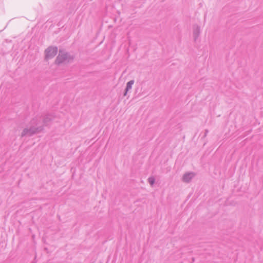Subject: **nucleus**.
<instances>
[{"label": "nucleus", "mask_w": 263, "mask_h": 263, "mask_svg": "<svg viewBox=\"0 0 263 263\" xmlns=\"http://www.w3.org/2000/svg\"><path fill=\"white\" fill-rule=\"evenodd\" d=\"M58 48L55 47H50L45 50V59L48 61L54 57L58 53Z\"/></svg>", "instance_id": "nucleus-1"}, {"label": "nucleus", "mask_w": 263, "mask_h": 263, "mask_svg": "<svg viewBox=\"0 0 263 263\" xmlns=\"http://www.w3.org/2000/svg\"><path fill=\"white\" fill-rule=\"evenodd\" d=\"M68 57L66 55V54L60 52L59 54L58 55L57 60L55 61L56 63L57 64H60L61 63H63L64 62L68 61Z\"/></svg>", "instance_id": "nucleus-2"}, {"label": "nucleus", "mask_w": 263, "mask_h": 263, "mask_svg": "<svg viewBox=\"0 0 263 263\" xmlns=\"http://www.w3.org/2000/svg\"><path fill=\"white\" fill-rule=\"evenodd\" d=\"M193 177V174L192 173H189L185 174L183 177L184 181L187 182L190 180V179Z\"/></svg>", "instance_id": "nucleus-3"}, {"label": "nucleus", "mask_w": 263, "mask_h": 263, "mask_svg": "<svg viewBox=\"0 0 263 263\" xmlns=\"http://www.w3.org/2000/svg\"><path fill=\"white\" fill-rule=\"evenodd\" d=\"M134 84V81H130L127 84L126 91L132 88V85Z\"/></svg>", "instance_id": "nucleus-4"}, {"label": "nucleus", "mask_w": 263, "mask_h": 263, "mask_svg": "<svg viewBox=\"0 0 263 263\" xmlns=\"http://www.w3.org/2000/svg\"><path fill=\"white\" fill-rule=\"evenodd\" d=\"M148 181H149V182L150 183V184L151 185H152L154 183L155 180H154V178H149L148 179Z\"/></svg>", "instance_id": "nucleus-5"}]
</instances>
